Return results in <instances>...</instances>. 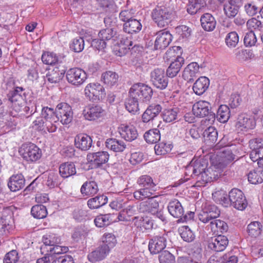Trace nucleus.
Segmentation results:
<instances>
[{
    "instance_id": "obj_35",
    "label": "nucleus",
    "mask_w": 263,
    "mask_h": 263,
    "mask_svg": "<svg viewBox=\"0 0 263 263\" xmlns=\"http://www.w3.org/2000/svg\"><path fill=\"white\" fill-rule=\"evenodd\" d=\"M170 214L174 217L180 219L183 215L184 211L181 203L178 200L170 202L167 206Z\"/></svg>"
},
{
    "instance_id": "obj_6",
    "label": "nucleus",
    "mask_w": 263,
    "mask_h": 263,
    "mask_svg": "<svg viewBox=\"0 0 263 263\" xmlns=\"http://www.w3.org/2000/svg\"><path fill=\"white\" fill-rule=\"evenodd\" d=\"M129 91L140 102H147L151 99L153 91L152 88L143 83L134 84L130 88Z\"/></svg>"
},
{
    "instance_id": "obj_24",
    "label": "nucleus",
    "mask_w": 263,
    "mask_h": 263,
    "mask_svg": "<svg viewBox=\"0 0 263 263\" xmlns=\"http://www.w3.org/2000/svg\"><path fill=\"white\" fill-rule=\"evenodd\" d=\"M92 139L86 134L78 135L74 139V145L82 151H87L91 146Z\"/></svg>"
},
{
    "instance_id": "obj_51",
    "label": "nucleus",
    "mask_w": 263,
    "mask_h": 263,
    "mask_svg": "<svg viewBox=\"0 0 263 263\" xmlns=\"http://www.w3.org/2000/svg\"><path fill=\"white\" fill-rule=\"evenodd\" d=\"M173 147V145L171 144L160 142L157 144L155 146V153L157 155H164L170 153Z\"/></svg>"
},
{
    "instance_id": "obj_15",
    "label": "nucleus",
    "mask_w": 263,
    "mask_h": 263,
    "mask_svg": "<svg viewBox=\"0 0 263 263\" xmlns=\"http://www.w3.org/2000/svg\"><path fill=\"white\" fill-rule=\"evenodd\" d=\"M83 115L85 119L94 121L103 116L104 110L99 105H88L83 109Z\"/></svg>"
},
{
    "instance_id": "obj_31",
    "label": "nucleus",
    "mask_w": 263,
    "mask_h": 263,
    "mask_svg": "<svg viewBox=\"0 0 263 263\" xmlns=\"http://www.w3.org/2000/svg\"><path fill=\"white\" fill-rule=\"evenodd\" d=\"M99 191L97 183L94 181H87L82 185L80 192L83 196H92Z\"/></svg>"
},
{
    "instance_id": "obj_29",
    "label": "nucleus",
    "mask_w": 263,
    "mask_h": 263,
    "mask_svg": "<svg viewBox=\"0 0 263 263\" xmlns=\"http://www.w3.org/2000/svg\"><path fill=\"white\" fill-rule=\"evenodd\" d=\"M203 137L204 143L207 145L211 146L214 145L217 140V130L214 127L210 126L203 132Z\"/></svg>"
},
{
    "instance_id": "obj_21",
    "label": "nucleus",
    "mask_w": 263,
    "mask_h": 263,
    "mask_svg": "<svg viewBox=\"0 0 263 263\" xmlns=\"http://www.w3.org/2000/svg\"><path fill=\"white\" fill-rule=\"evenodd\" d=\"M25 185V179L22 174L11 176L8 182V186L11 192H16L22 189Z\"/></svg>"
},
{
    "instance_id": "obj_45",
    "label": "nucleus",
    "mask_w": 263,
    "mask_h": 263,
    "mask_svg": "<svg viewBox=\"0 0 263 263\" xmlns=\"http://www.w3.org/2000/svg\"><path fill=\"white\" fill-rule=\"evenodd\" d=\"M98 36L106 42L110 40L116 41L118 38L119 35L112 28H107L100 30Z\"/></svg>"
},
{
    "instance_id": "obj_54",
    "label": "nucleus",
    "mask_w": 263,
    "mask_h": 263,
    "mask_svg": "<svg viewBox=\"0 0 263 263\" xmlns=\"http://www.w3.org/2000/svg\"><path fill=\"white\" fill-rule=\"evenodd\" d=\"M177 108L165 109L162 112V118L166 122H171L176 119L177 116Z\"/></svg>"
},
{
    "instance_id": "obj_22",
    "label": "nucleus",
    "mask_w": 263,
    "mask_h": 263,
    "mask_svg": "<svg viewBox=\"0 0 263 263\" xmlns=\"http://www.w3.org/2000/svg\"><path fill=\"white\" fill-rule=\"evenodd\" d=\"M162 110V107L158 104L149 105L142 115V121L147 123L156 117Z\"/></svg>"
},
{
    "instance_id": "obj_28",
    "label": "nucleus",
    "mask_w": 263,
    "mask_h": 263,
    "mask_svg": "<svg viewBox=\"0 0 263 263\" xmlns=\"http://www.w3.org/2000/svg\"><path fill=\"white\" fill-rule=\"evenodd\" d=\"M209 79L205 77H200L198 78L193 86L194 92L197 95H202L209 88Z\"/></svg>"
},
{
    "instance_id": "obj_46",
    "label": "nucleus",
    "mask_w": 263,
    "mask_h": 263,
    "mask_svg": "<svg viewBox=\"0 0 263 263\" xmlns=\"http://www.w3.org/2000/svg\"><path fill=\"white\" fill-rule=\"evenodd\" d=\"M146 142L154 143L158 142L160 139V133L159 129L154 128L147 131L143 136Z\"/></svg>"
},
{
    "instance_id": "obj_59",
    "label": "nucleus",
    "mask_w": 263,
    "mask_h": 263,
    "mask_svg": "<svg viewBox=\"0 0 263 263\" xmlns=\"http://www.w3.org/2000/svg\"><path fill=\"white\" fill-rule=\"evenodd\" d=\"M160 263H175V256L167 251L161 252L159 256Z\"/></svg>"
},
{
    "instance_id": "obj_56",
    "label": "nucleus",
    "mask_w": 263,
    "mask_h": 263,
    "mask_svg": "<svg viewBox=\"0 0 263 263\" xmlns=\"http://www.w3.org/2000/svg\"><path fill=\"white\" fill-rule=\"evenodd\" d=\"M102 240V245L108 247L109 251L111 248L115 246L117 243L116 237L114 234L110 233L105 234Z\"/></svg>"
},
{
    "instance_id": "obj_36",
    "label": "nucleus",
    "mask_w": 263,
    "mask_h": 263,
    "mask_svg": "<svg viewBox=\"0 0 263 263\" xmlns=\"http://www.w3.org/2000/svg\"><path fill=\"white\" fill-rule=\"evenodd\" d=\"M114 214H107L97 216L94 220L96 226L99 228L108 226L111 223L116 221Z\"/></svg>"
},
{
    "instance_id": "obj_25",
    "label": "nucleus",
    "mask_w": 263,
    "mask_h": 263,
    "mask_svg": "<svg viewBox=\"0 0 263 263\" xmlns=\"http://www.w3.org/2000/svg\"><path fill=\"white\" fill-rule=\"evenodd\" d=\"M120 134L122 138L127 141H132L138 136L137 129L133 125H123L120 128Z\"/></svg>"
},
{
    "instance_id": "obj_11",
    "label": "nucleus",
    "mask_w": 263,
    "mask_h": 263,
    "mask_svg": "<svg viewBox=\"0 0 263 263\" xmlns=\"http://www.w3.org/2000/svg\"><path fill=\"white\" fill-rule=\"evenodd\" d=\"M58 121L63 124H68L73 119V111L70 105L66 103H61L56 107Z\"/></svg>"
},
{
    "instance_id": "obj_2",
    "label": "nucleus",
    "mask_w": 263,
    "mask_h": 263,
    "mask_svg": "<svg viewBox=\"0 0 263 263\" xmlns=\"http://www.w3.org/2000/svg\"><path fill=\"white\" fill-rule=\"evenodd\" d=\"M195 174L197 176H203L202 177V180H197V185L203 186L208 182L213 181L215 179L216 175L213 168H208V163L206 160L199 159L194 162L192 161Z\"/></svg>"
},
{
    "instance_id": "obj_5",
    "label": "nucleus",
    "mask_w": 263,
    "mask_h": 263,
    "mask_svg": "<svg viewBox=\"0 0 263 263\" xmlns=\"http://www.w3.org/2000/svg\"><path fill=\"white\" fill-rule=\"evenodd\" d=\"M172 13L164 6H157L152 12V17L159 27L167 26L171 21Z\"/></svg>"
},
{
    "instance_id": "obj_1",
    "label": "nucleus",
    "mask_w": 263,
    "mask_h": 263,
    "mask_svg": "<svg viewBox=\"0 0 263 263\" xmlns=\"http://www.w3.org/2000/svg\"><path fill=\"white\" fill-rule=\"evenodd\" d=\"M216 202L228 206L232 205L234 208L243 210L247 205V202L242 192L238 189H233L229 193V199L227 194L221 191L216 192L212 194Z\"/></svg>"
},
{
    "instance_id": "obj_61",
    "label": "nucleus",
    "mask_w": 263,
    "mask_h": 263,
    "mask_svg": "<svg viewBox=\"0 0 263 263\" xmlns=\"http://www.w3.org/2000/svg\"><path fill=\"white\" fill-rule=\"evenodd\" d=\"M243 8L245 12L249 16H253L255 15L258 11L257 6L253 2L246 3Z\"/></svg>"
},
{
    "instance_id": "obj_39",
    "label": "nucleus",
    "mask_w": 263,
    "mask_h": 263,
    "mask_svg": "<svg viewBox=\"0 0 263 263\" xmlns=\"http://www.w3.org/2000/svg\"><path fill=\"white\" fill-rule=\"evenodd\" d=\"M133 221L134 222L135 226L137 228H143L145 230H151L153 228V220L147 216L145 217H135Z\"/></svg>"
},
{
    "instance_id": "obj_62",
    "label": "nucleus",
    "mask_w": 263,
    "mask_h": 263,
    "mask_svg": "<svg viewBox=\"0 0 263 263\" xmlns=\"http://www.w3.org/2000/svg\"><path fill=\"white\" fill-rule=\"evenodd\" d=\"M84 47V41L82 37H78L73 39L70 48L76 52L82 51Z\"/></svg>"
},
{
    "instance_id": "obj_12",
    "label": "nucleus",
    "mask_w": 263,
    "mask_h": 263,
    "mask_svg": "<svg viewBox=\"0 0 263 263\" xmlns=\"http://www.w3.org/2000/svg\"><path fill=\"white\" fill-rule=\"evenodd\" d=\"M151 82L157 88L164 89L168 86V81L164 70L161 68L155 69L151 72Z\"/></svg>"
},
{
    "instance_id": "obj_32",
    "label": "nucleus",
    "mask_w": 263,
    "mask_h": 263,
    "mask_svg": "<svg viewBox=\"0 0 263 263\" xmlns=\"http://www.w3.org/2000/svg\"><path fill=\"white\" fill-rule=\"evenodd\" d=\"M105 145L108 149L115 152H122L126 148V145L123 141L116 138L107 139Z\"/></svg>"
},
{
    "instance_id": "obj_34",
    "label": "nucleus",
    "mask_w": 263,
    "mask_h": 263,
    "mask_svg": "<svg viewBox=\"0 0 263 263\" xmlns=\"http://www.w3.org/2000/svg\"><path fill=\"white\" fill-rule=\"evenodd\" d=\"M59 172L63 178H68L76 174L75 164L71 162L62 163L59 167Z\"/></svg>"
},
{
    "instance_id": "obj_49",
    "label": "nucleus",
    "mask_w": 263,
    "mask_h": 263,
    "mask_svg": "<svg viewBox=\"0 0 263 263\" xmlns=\"http://www.w3.org/2000/svg\"><path fill=\"white\" fill-rule=\"evenodd\" d=\"M134 206L129 205L123 209L118 214L117 219L119 221H127L129 218L135 214Z\"/></svg>"
},
{
    "instance_id": "obj_9",
    "label": "nucleus",
    "mask_w": 263,
    "mask_h": 263,
    "mask_svg": "<svg viewBox=\"0 0 263 263\" xmlns=\"http://www.w3.org/2000/svg\"><path fill=\"white\" fill-rule=\"evenodd\" d=\"M66 79L69 83L79 86L87 79V74L84 70L80 68H72L68 69L66 74Z\"/></svg>"
},
{
    "instance_id": "obj_23",
    "label": "nucleus",
    "mask_w": 263,
    "mask_h": 263,
    "mask_svg": "<svg viewBox=\"0 0 263 263\" xmlns=\"http://www.w3.org/2000/svg\"><path fill=\"white\" fill-rule=\"evenodd\" d=\"M199 66L196 62H192L184 68L182 77L187 82H191L197 77L199 72Z\"/></svg>"
},
{
    "instance_id": "obj_43",
    "label": "nucleus",
    "mask_w": 263,
    "mask_h": 263,
    "mask_svg": "<svg viewBox=\"0 0 263 263\" xmlns=\"http://www.w3.org/2000/svg\"><path fill=\"white\" fill-rule=\"evenodd\" d=\"M157 190L142 187L134 192V198L138 200H143L146 198H151Z\"/></svg>"
},
{
    "instance_id": "obj_4",
    "label": "nucleus",
    "mask_w": 263,
    "mask_h": 263,
    "mask_svg": "<svg viewBox=\"0 0 263 263\" xmlns=\"http://www.w3.org/2000/svg\"><path fill=\"white\" fill-rule=\"evenodd\" d=\"M19 153L24 160L28 162H35L41 158L42 151L35 144L25 143L22 145Z\"/></svg>"
},
{
    "instance_id": "obj_8",
    "label": "nucleus",
    "mask_w": 263,
    "mask_h": 263,
    "mask_svg": "<svg viewBox=\"0 0 263 263\" xmlns=\"http://www.w3.org/2000/svg\"><path fill=\"white\" fill-rule=\"evenodd\" d=\"M220 212L218 208L214 205L205 203L198 214V218L203 223L210 222L217 218Z\"/></svg>"
},
{
    "instance_id": "obj_47",
    "label": "nucleus",
    "mask_w": 263,
    "mask_h": 263,
    "mask_svg": "<svg viewBox=\"0 0 263 263\" xmlns=\"http://www.w3.org/2000/svg\"><path fill=\"white\" fill-rule=\"evenodd\" d=\"M230 117V108L227 105H221L218 108L217 112L216 117L217 119L222 123L228 121Z\"/></svg>"
},
{
    "instance_id": "obj_17",
    "label": "nucleus",
    "mask_w": 263,
    "mask_h": 263,
    "mask_svg": "<svg viewBox=\"0 0 263 263\" xmlns=\"http://www.w3.org/2000/svg\"><path fill=\"white\" fill-rule=\"evenodd\" d=\"M228 243L229 240L227 237L219 235L211 238L208 247L210 249L216 252H221L226 248Z\"/></svg>"
},
{
    "instance_id": "obj_42",
    "label": "nucleus",
    "mask_w": 263,
    "mask_h": 263,
    "mask_svg": "<svg viewBox=\"0 0 263 263\" xmlns=\"http://www.w3.org/2000/svg\"><path fill=\"white\" fill-rule=\"evenodd\" d=\"M137 183L141 187L157 190L156 184L149 175H145L140 176L137 180Z\"/></svg>"
},
{
    "instance_id": "obj_50",
    "label": "nucleus",
    "mask_w": 263,
    "mask_h": 263,
    "mask_svg": "<svg viewBox=\"0 0 263 263\" xmlns=\"http://www.w3.org/2000/svg\"><path fill=\"white\" fill-rule=\"evenodd\" d=\"M261 224L258 221L252 222L247 227V232L251 237H256L261 233Z\"/></svg>"
},
{
    "instance_id": "obj_7",
    "label": "nucleus",
    "mask_w": 263,
    "mask_h": 263,
    "mask_svg": "<svg viewBox=\"0 0 263 263\" xmlns=\"http://www.w3.org/2000/svg\"><path fill=\"white\" fill-rule=\"evenodd\" d=\"M85 96L90 100L98 101L105 98L106 92L103 86L99 83H90L85 89Z\"/></svg>"
},
{
    "instance_id": "obj_37",
    "label": "nucleus",
    "mask_w": 263,
    "mask_h": 263,
    "mask_svg": "<svg viewBox=\"0 0 263 263\" xmlns=\"http://www.w3.org/2000/svg\"><path fill=\"white\" fill-rule=\"evenodd\" d=\"M139 102L140 101L133 96V94L129 91L128 97L125 103L127 110L133 114H135L139 110Z\"/></svg>"
},
{
    "instance_id": "obj_53",
    "label": "nucleus",
    "mask_w": 263,
    "mask_h": 263,
    "mask_svg": "<svg viewBox=\"0 0 263 263\" xmlns=\"http://www.w3.org/2000/svg\"><path fill=\"white\" fill-rule=\"evenodd\" d=\"M41 117L44 120H51V121H58L56 110L53 108L44 107L42 108Z\"/></svg>"
},
{
    "instance_id": "obj_40",
    "label": "nucleus",
    "mask_w": 263,
    "mask_h": 263,
    "mask_svg": "<svg viewBox=\"0 0 263 263\" xmlns=\"http://www.w3.org/2000/svg\"><path fill=\"white\" fill-rule=\"evenodd\" d=\"M107 201V196L102 195L89 199L87 201V205L90 209H96L105 205Z\"/></svg>"
},
{
    "instance_id": "obj_38",
    "label": "nucleus",
    "mask_w": 263,
    "mask_h": 263,
    "mask_svg": "<svg viewBox=\"0 0 263 263\" xmlns=\"http://www.w3.org/2000/svg\"><path fill=\"white\" fill-rule=\"evenodd\" d=\"M142 29V24L139 20L133 18L123 25V30L128 33L139 32Z\"/></svg>"
},
{
    "instance_id": "obj_30",
    "label": "nucleus",
    "mask_w": 263,
    "mask_h": 263,
    "mask_svg": "<svg viewBox=\"0 0 263 263\" xmlns=\"http://www.w3.org/2000/svg\"><path fill=\"white\" fill-rule=\"evenodd\" d=\"M101 80L104 84L111 87L118 84L119 76L116 72L107 71L102 74Z\"/></svg>"
},
{
    "instance_id": "obj_27",
    "label": "nucleus",
    "mask_w": 263,
    "mask_h": 263,
    "mask_svg": "<svg viewBox=\"0 0 263 263\" xmlns=\"http://www.w3.org/2000/svg\"><path fill=\"white\" fill-rule=\"evenodd\" d=\"M109 251L108 247L101 245L96 250L88 254V258L91 262L100 261L105 258Z\"/></svg>"
},
{
    "instance_id": "obj_41",
    "label": "nucleus",
    "mask_w": 263,
    "mask_h": 263,
    "mask_svg": "<svg viewBox=\"0 0 263 263\" xmlns=\"http://www.w3.org/2000/svg\"><path fill=\"white\" fill-rule=\"evenodd\" d=\"M248 181L252 184L260 183L263 182V168L258 166L256 170L250 171L248 175Z\"/></svg>"
},
{
    "instance_id": "obj_33",
    "label": "nucleus",
    "mask_w": 263,
    "mask_h": 263,
    "mask_svg": "<svg viewBox=\"0 0 263 263\" xmlns=\"http://www.w3.org/2000/svg\"><path fill=\"white\" fill-rule=\"evenodd\" d=\"M203 29L207 31H213L216 27V22L215 18L210 13H205L200 18Z\"/></svg>"
},
{
    "instance_id": "obj_10",
    "label": "nucleus",
    "mask_w": 263,
    "mask_h": 263,
    "mask_svg": "<svg viewBox=\"0 0 263 263\" xmlns=\"http://www.w3.org/2000/svg\"><path fill=\"white\" fill-rule=\"evenodd\" d=\"M167 237V235L165 233L153 236L148 243L151 253L155 254L161 252L166 247Z\"/></svg>"
},
{
    "instance_id": "obj_14",
    "label": "nucleus",
    "mask_w": 263,
    "mask_h": 263,
    "mask_svg": "<svg viewBox=\"0 0 263 263\" xmlns=\"http://www.w3.org/2000/svg\"><path fill=\"white\" fill-rule=\"evenodd\" d=\"M65 71V67L58 64L54 67L48 69L46 77L49 82L51 83H57L63 79Z\"/></svg>"
},
{
    "instance_id": "obj_63",
    "label": "nucleus",
    "mask_w": 263,
    "mask_h": 263,
    "mask_svg": "<svg viewBox=\"0 0 263 263\" xmlns=\"http://www.w3.org/2000/svg\"><path fill=\"white\" fill-rule=\"evenodd\" d=\"M42 60L44 64L47 65L55 64L58 61L55 54L50 52L44 53L42 56Z\"/></svg>"
},
{
    "instance_id": "obj_58",
    "label": "nucleus",
    "mask_w": 263,
    "mask_h": 263,
    "mask_svg": "<svg viewBox=\"0 0 263 263\" xmlns=\"http://www.w3.org/2000/svg\"><path fill=\"white\" fill-rule=\"evenodd\" d=\"M185 181H187L190 179V177H191L193 179H195L196 181L197 180H202L201 178H204L203 176H197V175L195 174L194 167L193 166L192 163L191 162L189 165L186 166L185 167ZM197 184V182L196 183Z\"/></svg>"
},
{
    "instance_id": "obj_64",
    "label": "nucleus",
    "mask_w": 263,
    "mask_h": 263,
    "mask_svg": "<svg viewBox=\"0 0 263 263\" xmlns=\"http://www.w3.org/2000/svg\"><path fill=\"white\" fill-rule=\"evenodd\" d=\"M18 259L19 257L17 251L12 250L5 255L3 262L4 263H17Z\"/></svg>"
},
{
    "instance_id": "obj_48",
    "label": "nucleus",
    "mask_w": 263,
    "mask_h": 263,
    "mask_svg": "<svg viewBox=\"0 0 263 263\" xmlns=\"http://www.w3.org/2000/svg\"><path fill=\"white\" fill-rule=\"evenodd\" d=\"M31 213L35 218L43 219L46 217L47 211L45 206L42 204H37L32 207Z\"/></svg>"
},
{
    "instance_id": "obj_52",
    "label": "nucleus",
    "mask_w": 263,
    "mask_h": 263,
    "mask_svg": "<svg viewBox=\"0 0 263 263\" xmlns=\"http://www.w3.org/2000/svg\"><path fill=\"white\" fill-rule=\"evenodd\" d=\"M180 235L182 239L190 242L195 239V235L188 226L182 227L179 230Z\"/></svg>"
},
{
    "instance_id": "obj_60",
    "label": "nucleus",
    "mask_w": 263,
    "mask_h": 263,
    "mask_svg": "<svg viewBox=\"0 0 263 263\" xmlns=\"http://www.w3.org/2000/svg\"><path fill=\"white\" fill-rule=\"evenodd\" d=\"M239 37L235 31L228 33L226 38V43L230 47H235L238 43Z\"/></svg>"
},
{
    "instance_id": "obj_13",
    "label": "nucleus",
    "mask_w": 263,
    "mask_h": 263,
    "mask_svg": "<svg viewBox=\"0 0 263 263\" xmlns=\"http://www.w3.org/2000/svg\"><path fill=\"white\" fill-rule=\"evenodd\" d=\"M109 155L107 152L99 151L89 153L87 156L88 161L95 168L101 167L108 162Z\"/></svg>"
},
{
    "instance_id": "obj_20",
    "label": "nucleus",
    "mask_w": 263,
    "mask_h": 263,
    "mask_svg": "<svg viewBox=\"0 0 263 263\" xmlns=\"http://www.w3.org/2000/svg\"><path fill=\"white\" fill-rule=\"evenodd\" d=\"M255 126V121L254 119L249 117L247 115L241 114L236 123V127L239 131H247L253 129Z\"/></svg>"
},
{
    "instance_id": "obj_57",
    "label": "nucleus",
    "mask_w": 263,
    "mask_h": 263,
    "mask_svg": "<svg viewBox=\"0 0 263 263\" xmlns=\"http://www.w3.org/2000/svg\"><path fill=\"white\" fill-rule=\"evenodd\" d=\"M60 184L59 178L57 173H49L46 180V184L50 189L54 188Z\"/></svg>"
},
{
    "instance_id": "obj_19",
    "label": "nucleus",
    "mask_w": 263,
    "mask_h": 263,
    "mask_svg": "<svg viewBox=\"0 0 263 263\" xmlns=\"http://www.w3.org/2000/svg\"><path fill=\"white\" fill-rule=\"evenodd\" d=\"M242 5V0H228L223 6V11L229 18H234L239 12Z\"/></svg>"
},
{
    "instance_id": "obj_55",
    "label": "nucleus",
    "mask_w": 263,
    "mask_h": 263,
    "mask_svg": "<svg viewBox=\"0 0 263 263\" xmlns=\"http://www.w3.org/2000/svg\"><path fill=\"white\" fill-rule=\"evenodd\" d=\"M60 241V238L53 234L46 235L43 237V243L45 246H49V248L59 244Z\"/></svg>"
},
{
    "instance_id": "obj_16",
    "label": "nucleus",
    "mask_w": 263,
    "mask_h": 263,
    "mask_svg": "<svg viewBox=\"0 0 263 263\" xmlns=\"http://www.w3.org/2000/svg\"><path fill=\"white\" fill-rule=\"evenodd\" d=\"M157 196L141 202L139 205V211L140 213H148L155 214L159 210V202L155 199Z\"/></svg>"
},
{
    "instance_id": "obj_44",
    "label": "nucleus",
    "mask_w": 263,
    "mask_h": 263,
    "mask_svg": "<svg viewBox=\"0 0 263 263\" xmlns=\"http://www.w3.org/2000/svg\"><path fill=\"white\" fill-rule=\"evenodd\" d=\"M210 226L212 231L217 233H223L227 232L228 226L227 223L223 220L215 219L210 223Z\"/></svg>"
},
{
    "instance_id": "obj_18",
    "label": "nucleus",
    "mask_w": 263,
    "mask_h": 263,
    "mask_svg": "<svg viewBox=\"0 0 263 263\" xmlns=\"http://www.w3.org/2000/svg\"><path fill=\"white\" fill-rule=\"evenodd\" d=\"M154 48L156 50L163 49L167 47L172 41V36L168 31L162 30L157 33Z\"/></svg>"
},
{
    "instance_id": "obj_26",
    "label": "nucleus",
    "mask_w": 263,
    "mask_h": 263,
    "mask_svg": "<svg viewBox=\"0 0 263 263\" xmlns=\"http://www.w3.org/2000/svg\"><path fill=\"white\" fill-rule=\"evenodd\" d=\"M184 59L181 56L177 55V58L171 62L166 70V76L173 78L177 76L180 71L182 65L184 64Z\"/></svg>"
},
{
    "instance_id": "obj_3",
    "label": "nucleus",
    "mask_w": 263,
    "mask_h": 263,
    "mask_svg": "<svg viewBox=\"0 0 263 263\" xmlns=\"http://www.w3.org/2000/svg\"><path fill=\"white\" fill-rule=\"evenodd\" d=\"M193 112L197 117H204V122H208V124H212L215 121V114L211 110V105L207 101L200 100L196 102L193 106Z\"/></svg>"
}]
</instances>
